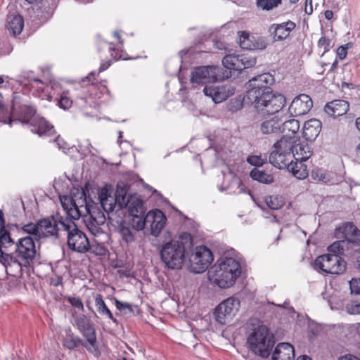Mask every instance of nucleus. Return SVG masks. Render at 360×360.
<instances>
[{
  "label": "nucleus",
  "instance_id": "nucleus-1",
  "mask_svg": "<svg viewBox=\"0 0 360 360\" xmlns=\"http://www.w3.org/2000/svg\"><path fill=\"white\" fill-rule=\"evenodd\" d=\"M346 238L334 242L328 248V254L319 256L313 262V268L318 272L330 274H342L346 270L347 263L341 255L348 257L350 249L360 244V231L353 224L345 227Z\"/></svg>",
  "mask_w": 360,
  "mask_h": 360
},
{
  "label": "nucleus",
  "instance_id": "nucleus-2",
  "mask_svg": "<svg viewBox=\"0 0 360 360\" xmlns=\"http://www.w3.org/2000/svg\"><path fill=\"white\" fill-rule=\"evenodd\" d=\"M274 82V77L270 73H264L247 83V98L258 113L264 115L279 113L286 103L283 95L273 94L271 85Z\"/></svg>",
  "mask_w": 360,
  "mask_h": 360
},
{
  "label": "nucleus",
  "instance_id": "nucleus-3",
  "mask_svg": "<svg viewBox=\"0 0 360 360\" xmlns=\"http://www.w3.org/2000/svg\"><path fill=\"white\" fill-rule=\"evenodd\" d=\"M274 82V77L270 73H264L247 83V98L258 113L264 115L279 113L286 103L283 95L273 94L271 85Z\"/></svg>",
  "mask_w": 360,
  "mask_h": 360
},
{
  "label": "nucleus",
  "instance_id": "nucleus-4",
  "mask_svg": "<svg viewBox=\"0 0 360 360\" xmlns=\"http://www.w3.org/2000/svg\"><path fill=\"white\" fill-rule=\"evenodd\" d=\"M207 274L212 283L222 289L229 288L241 274L240 263L232 257H221L209 269Z\"/></svg>",
  "mask_w": 360,
  "mask_h": 360
},
{
  "label": "nucleus",
  "instance_id": "nucleus-5",
  "mask_svg": "<svg viewBox=\"0 0 360 360\" xmlns=\"http://www.w3.org/2000/svg\"><path fill=\"white\" fill-rule=\"evenodd\" d=\"M249 324L252 326L247 338L249 348L256 355L269 357L275 344L274 335L257 319L250 320Z\"/></svg>",
  "mask_w": 360,
  "mask_h": 360
},
{
  "label": "nucleus",
  "instance_id": "nucleus-6",
  "mask_svg": "<svg viewBox=\"0 0 360 360\" xmlns=\"http://www.w3.org/2000/svg\"><path fill=\"white\" fill-rule=\"evenodd\" d=\"M78 199L74 198L69 199V204L62 202V205L65 210L66 215H68L74 220L79 219L83 214L92 216V220H96L97 224H103L105 221V217L103 212L87 204L84 191L82 190L81 192H78Z\"/></svg>",
  "mask_w": 360,
  "mask_h": 360
},
{
  "label": "nucleus",
  "instance_id": "nucleus-7",
  "mask_svg": "<svg viewBox=\"0 0 360 360\" xmlns=\"http://www.w3.org/2000/svg\"><path fill=\"white\" fill-rule=\"evenodd\" d=\"M186 248L180 239L165 243L160 250L162 262L169 269H180L184 264Z\"/></svg>",
  "mask_w": 360,
  "mask_h": 360
},
{
  "label": "nucleus",
  "instance_id": "nucleus-8",
  "mask_svg": "<svg viewBox=\"0 0 360 360\" xmlns=\"http://www.w3.org/2000/svg\"><path fill=\"white\" fill-rule=\"evenodd\" d=\"M61 227L67 232L68 248L78 253H86L90 250V243L86 233L78 228L74 219H65L61 222Z\"/></svg>",
  "mask_w": 360,
  "mask_h": 360
},
{
  "label": "nucleus",
  "instance_id": "nucleus-9",
  "mask_svg": "<svg viewBox=\"0 0 360 360\" xmlns=\"http://www.w3.org/2000/svg\"><path fill=\"white\" fill-rule=\"evenodd\" d=\"M14 255L20 266V270L30 267L37 255L34 238L30 236L19 238L15 243Z\"/></svg>",
  "mask_w": 360,
  "mask_h": 360
},
{
  "label": "nucleus",
  "instance_id": "nucleus-10",
  "mask_svg": "<svg viewBox=\"0 0 360 360\" xmlns=\"http://www.w3.org/2000/svg\"><path fill=\"white\" fill-rule=\"evenodd\" d=\"M222 69L217 65L199 66L191 72V82L193 86L198 84L215 82L224 79Z\"/></svg>",
  "mask_w": 360,
  "mask_h": 360
},
{
  "label": "nucleus",
  "instance_id": "nucleus-11",
  "mask_svg": "<svg viewBox=\"0 0 360 360\" xmlns=\"http://www.w3.org/2000/svg\"><path fill=\"white\" fill-rule=\"evenodd\" d=\"M240 306V301L236 297H230L220 304L214 310L215 321L221 324L226 325L229 323L236 315Z\"/></svg>",
  "mask_w": 360,
  "mask_h": 360
},
{
  "label": "nucleus",
  "instance_id": "nucleus-12",
  "mask_svg": "<svg viewBox=\"0 0 360 360\" xmlns=\"http://www.w3.org/2000/svg\"><path fill=\"white\" fill-rule=\"evenodd\" d=\"M213 259L212 252L209 248L203 245L198 246L190 257V269L193 273L201 274L207 269Z\"/></svg>",
  "mask_w": 360,
  "mask_h": 360
},
{
  "label": "nucleus",
  "instance_id": "nucleus-13",
  "mask_svg": "<svg viewBox=\"0 0 360 360\" xmlns=\"http://www.w3.org/2000/svg\"><path fill=\"white\" fill-rule=\"evenodd\" d=\"M10 117L6 120V124L10 126L13 122H19L21 124H31L34 121L35 109L30 105L25 104H17L14 103L11 110H9Z\"/></svg>",
  "mask_w": 360,
  "mask_h": 360
},
{
  "label": "nucleus",
  "instance_id": "nucleus-14",
  "mask_svg": "<svg viewBox=\"0 0 360 360\" xmlns=\"http://www.w3.org/2000/svg\"><path fill=\"white\" fill-rule=\"evenodd\" d=\"M65 219H70L68 215L63 217L58 214L52 216L51 218H44L38 220V226L39 228L40 239L44 237L56 236L58 232L63 230L61 222Z\"/></svg>",
  "mask_w": 360,
  "mask_h": 360
},
{
  "label": "nucleus",
  "instance_id": "nucleus-15",
  "mask_svg": "<svg viewBox=\"0 0 360 360\" xmlns=\"http://www.w3.org/2000/svg\"><path fill=\"white\" fill-rule=\"evenodd\" d=\"M238 43L240 48L247 50H264L267 46L264 37L255 36L246 31L238 32Z\"/></svg>",
  "mask_w": 360,
  "mask_h": 360
},
{
  "label": "nucleus",
  "instance_id": "nucleus-16",
  "mask_svg": "<svg viewBox=\"0 0 360 360\" xmlns=\"http://www.w3.org/2000/svg\"><path fill=\"white\" fill-rule=\"evenodd\" d=\"M295 28L296 23L289 20L281 23L271 24L268 29V32L274 42L283 41Z\"/></svg>",
  "mask_w": 360,
  "mask_h": 360
},
{
  "label": "nucleus",
  "instance_id": "nucleus-17",
  "mask_svg": "<svg viewBox=\"0 0 360 360\" xmlns=\"http://www.w3.org/2000/svg\"><path fill=\"white\" fill-rule=\"evenodd\" d=\"M311 98L307 94L296 96L288 108V112L292 117L306 115L312 108Z\"/></svg>",
  "mask_w": 360,
  "mask_h": 360
},
{
  "label": "nucleus",
  "instance_id": "nucleus-18",
  "mask_svg": "<svg viewBox=\"0 0 360 360\" xmlns=\"http://www.w3.org/2000/svg\"><path fill=\"white\" fill-rule=\"evenodd\" d=\"M245 59L243 56L229 54L223 58L222 64L226 69L240 71L255 63V60H245Z\"/></svg>",
  "mask_w": 360,
  "mask_h": 360
},
{
  "label": "nucleus",
  "instance_id": "nucleus-19",
  "mask_svg": "<svg viewBox=\"0 0 360 360\" xmlns=\"http://www.w3.org/2000/svg\"><path fill=\"white\" fill-rule=\"evenodd\" d=\"M349 104L345 100H335L328 103L324 108L325 112L330 116L337 117L347 113Z\"/></svg>",
  "mask_w": 360,
  "mask_h": 360
},
{
  "label": "nucleus",
  "instance_id": "nucleus-20",
  "mask_svg": "<svg viewBox=\"0 0 360 360\" xmlns=\"http://www.w3.org/2000/svg\"><path fill=\"white\" fill-rule=\"evenodd\" d=\"M148 222H150L152 234L158 236L165 225L166 217L164 213L159 210L150 211L148 213Z\"/></svg>",
  "mask_w": 360,
  "mask_h": 360
},
{
  "label": "nucleus",
  "instance_id": "nucleus-21",
  "mask_svg": "<svg viewBox=\"0 0 360 360\" xmlns=\"http://www.w3.org/2000/svg\"><path fill=\"white\" fill-rule=\"evenodd\" d=\"M294 347L289 343H279L274 349L271 360H294Z\"/></svg>",
  "mask_w": 360,
  "mask_h": 360
},
{
  "label": "nucleus",
  "instance_id": "nucleus-22",
  "mask_svg": "<svg viewBox=\"0 0 360 360\" xmlns=\"http://www.w3.org/2000/svg\"><path fill=\"white\" fill-rule=\"evenodd\" d=\"M321 130V122L316 119H311L304 123L303 136L308 141H314Z\"/></svg>",
  "mask_w": 360,
  "mask_h": 360
},
{
  "label": "nucleus",
  "instance_id": "nucleus-23",
  "mask_svg": "<svg viewBox=\"0 0 360 360\" xmlns=\"http://www.w3.org/2000/svg\"><path fill=\"white\" fill-rule=\"evenodd\" d=\"M65 333L62 340V345L65 348L69 350H74L82 345L84 347L86 350H89L84 340L76 335L70 328L65 330Z\"/></svg>",
  "mask_w": 360,
  "mask_h": 360
},
{
  "label": "nucleus",
  "instance_id": "nucleus-24",
  "mask_svg": "<svg viewBox=\"0 0 360 360\" xmlns=\"http://www.w3.org/2000/svg\"><path fill=\"white\" fill-rule=\"evenodd\" d=\"M292 153H278L277 150H271L269 155V162L280 169H285L292 160Z\"/></svg>",
  "mask_w": 360,
  "mask_h": 360
},
{
  "label": "nucleus",
  "instance_id": "nucleus-25",
  "mask_svg": "<svg viewBox=\"0 0 360 360\" xmlns=\"http://www.w3.org/2000/svg\"><path fill=\"white\" fill-rule=\"evenodd\" d=\"M281 122L282 117H279L278 115L265 120L260 124V131L266 135L281 132Z\"/></svg>",
  "mask_w": 360,
  "mask_h": 360
},
{
  "label": "nucleus",
  "instance_id": "nucleus-26",
  "mask_svg": "<svg viewBox=\"0 0 360 360\" xmlns=\"http://www.w3.org/2000/svg\"><path fill=\"white\" fill-rule=\"evenodd\" d=\"M80 333L86 340L84 342L86 344L87 347L89 349V350L87 351L93 354L98 353V347L96 344L97 340L96 330L94 325H90L88 328L81 330Z\"/></svg>",
  "mask_w": 360,
  "mask_h": 360
},
{
  "label": "nucleus",
  "instance_id": "nucleus-27",
  "mask_svg": "<svg viewBox=\"0 0 360 360\" xmlns=\"http://www.w3.org/2000/svg\"><path fill=\"white\" fill-rule=\"evenodd\" d=\"M30 126L32 127L31 131L37 133L39 135L47 134L51 135L53 131V127L49 124L44 118L37 115L34 121H32Z\"/></svg>",
  "mask_w": 360,
  "mask_h": 360
},
{
  "label": "nucleus",
  "instance_id": "nucleus-28",
  "mask_svg": "<svg viewBox=\"0 0 360 360\" xmlns=\"http://www.w3.org/2000/svg\"><path fill=\"white\" fill-rule=\"evenodd\" d=\"M123 207H127L130 215H143L146 214L143 201L136 196L129 195L127 198V204L123 205Z\"/></svg>",
  "mask_w": 360,
  "mask_h": 360
},
{
  "label": "nucleus",
  "instance_id": "nucleus-29",
  "mask_svg": "<svg viewBox=\"0 0 360 360\" xmlns=\"http://www.w3.org/2000/svg\"><path fill=\"white\" fill-rule=\"evenodd\" d=\"M292 157L295 160H307L312 155L311 147L306 143L293 144Z\"/></svg>",
  "mask_w": 360,
  "mask_h": 360
},
{
  "label": "nucleus",
  "instance_id": "nucleus-30",
  "mask_svg": "<svg viewBox=\"0 0 360 360\" xmlns=\"http://www.w3.org/2000/svg\"><path fill=\"white\" fill-rule=\"evenodd\" d=\"M6 26L13 35L20 34L24 27V19L19 14L9 15L7 18Z\"/></svg>",
  "mask_w": 360,
  "mask_h": 360
},
{
  "label": "nucleus",
  "instance_id": "nucleus-31",
  "mask_svg": "<svg viewBox=\"0 0 360 360\" xmlns=\"http://www.w3.org/2000/svg\"><path fill=\"white\" fill-rule=\"evenodd\" d=\"M306 160H296L293 162L290 161L287 169L294 176L299 179H304L308 176V171L306 165L304 163Z\"/></svg>",
  "mask_w": 360,
  "mask_h": 360
},
{
  "label": "nucleus",
  "instance_id": "nucleus-32",
  "mask_svg": "<svg viewBox=\"0 0 360 360\" xmlns=\"http://www.w3.org/2000/svg\"><path fill=\"white\" fill-rule=\"evenodd\" d=\"M300 122L295 119H290L288 120L283 121L281 122V132L285 134L283 137H287L288 139H292L293 136L299 131Z\"/></svg>",
  "mask_w": 360,
  "mask_h": 360
},
{
  "label": "nucleus",
  "instance_id": "nucleus-33",
  "mask_svg": "<svg viewBox=\"0 0 360 360\" xmlns=\"http://www.w3.org/2000/svg\"><path fill=\"white\" fill-rule=\"evenodd\" d=\"M234 94V89L229 85H221L215 86V91L213 101L215 103H219L226 100L229 96Z\"/></svg>",
  "mask_w": 360,
  "mask_h": 360
},
{
  "label": "nucleus",
  "instance_id": "nucleus-34",
  "mask_svg": "<svg viewBox=\"0 0 360 360\" xmlns=\"http://www.w3.org/2000/svg\"><path fill=\"white\" fill-rule=\"evenodd\" d=\"M295 140L281 137L273 146L272 150H277L278 153H292Z\"/></svg>",
  "mask_w": 360,
  "mask_h": 360
},
{
  "label": "nucleus",
  "instance_id": "nucleus-35",
  "mask_svg": "<svg viewBox=\"0 0 360 360\" xmlns=\"http://www.w3.org/2000/svg\"><path fill=\"white\" fill-rule=\"evenodd\" d=\"M95 305L96 307V310L98 314L101 316H105L109 319L112 320L114 323H117V321L115 318H114L112 312L108 309L107 305L105 304L102 295L101 294H97L95 297Z\"/></svg>",
  "mask_w": 360,
  "mask_h": 360
},
{
  "label": "nucleus",
  "instance_id": "nucleus-36",
  "mask_svg": "<svg viewBox=\"0 0 360 360\" xmlns=\"http://www.w3.org/2000/svg\"><path fill=\"white\" fill-rule=\"evenodd\" d=\"M119 232L122 238L127 243H131L135 240V232L131 229L130 225L122 222L119 226Z\"/></svg>",
  "mask_w": 360,
  "mask_h": 360
},
{
  "label": "nucleus",
  "instance_id": "nucleus-37",
  "mask_svg": "<svg viewBox=\"0 0 360 360\" xmlns=\"http://www.w3.org/2000/svg\"><path fill=\"white\" fill-rule=\"evenodd\" d=\"M250 176L253 180L263 184H270L274 181V178L271 174L257 168L253 169L250 172Z\"/></svg>",
  "mask_w": 360,
  "mask_h": 360
},
{
  "label": "nucleus",
  "instance_id": "nucleus-38",
  "mask_svg": "<svg viewBox=\"0 0 360 360\" xmlns=\"http://www.w3.org/2000/svg\"><path fill=\"white\" fill-rule=\"evenodd\" d=\"M131 219L129 225L135 231L143 230L145 228L146 223L148 221V214L146 215V214L143 215H131Z\"/></svg>",
  "mask_w": 360,
  "mask_h": 360
},
{
  "label": "nucleus",
  "instance_id": "nucleus-39",
  "mask_svg": "<svg viewBox=\"0 0 360 360\" xmlns=\"http://www.w3.org/2000/svg\"><path fill=\"white\" fill-rule=\"evenodd\" d=\"M265 202L271 210H279L285 205L284 198L279 195H274L266 197Z\"/></svg>",
  "mask_w": 360,
  "mask_h": 360
},
{
  "label": "nucleus",
  "instance_id": "nucleus-40",
  "mask_svg": "<svg viewBox=\"0 0 360 360\" xmlns=\"http://www.w3.org/2000/svg\"><path fill=\"white\" fill-rule=\"evenodd\" d=\"M311 176L314 180L325 184H333L335 182L330 176V174L323 172L320 169H314L311 171Z\"/></svg>",
  "mask_w": 360,
  "mask_h": 360
},
{
  "label": "nucleus",
  "instance_id": "nucleus-41",
  "mask_svg": "<svg viewBox=\"0 0 360 360\" xmlns=\"http://www.w3.org/2000/svg\"><path fill=\"white\" fill-rule=\"evenodd\" d=\"M127 188L125 186L117 184L115 198V202L121 208L123 207V205L127 204V198H129V196H127Z\"/></svg>",
  "mask_w": 360,
  "mask_h": 360
},
{
  "label": "nucleus",
  "instance_id": "nucleus-42",
  "mask_svg": "<svg viewBox=\"0 0 360 360\" xmlns=\"http://www.w3.org/2000/svg\"><path fill=\"white\" fill-rule=\"evenodd\" d=\"M16 259L17 258L14 254L13 255L4 252L2 255L0 256V263L6 270L9 266H12L13 265L20 269V266Z\"/></svg>",
  "mask_w": 360,
  "mask_h": 360
},
{
  "label": "nucleus",
  "instance_id": "nucleus-43",
  "mask_svg": "<svg viewBox=\"0 0 360 360\" xmlns=\"http://www.w3.org/2000/svg\"><path fill=\"white\" fill-rule=\"evenodd\" d=\"M22 230L30 235L34 238V240L39 241L40 240L39 228L38 226V221L35 224L28 223L22 226Z\"/></svg>",
  "mask_w": 360,
  "mask_h": 360
},
{
  "label": "nucleus",
  "instance_id": "nucleus-44",
  "mask_svg": "<svg viewBox=\"0 0 360 360\" xmlns=\"http://www.w3.org/2000/svg\"><path fill=\"white\" fill-rule=\"evenodd\" d=\"M282 0H256L257 8L262 11H269L278 7Z\"/></svg>",
  "mask_w": 360,
  "mask_h": 360
},
{
  "label": "nucleus",
  "instance_id": "nucleus-45",
  "mask_svg": "<svg viewBox=\"0 0 360 360\" xmlns=\"http://www.w3.org/2000/svg\"><path fill=\"white\" fill-rule=\"evenodd\" d=\"M0 244L4 248H8L15 244L9 231L5 227L0 229Z\"/></svg>",
  "mask_w": 360,
  "mask_h": 360
},
{
  "label": "nucleus",
  "instance_id": "nucleus-46",
  "mask_svg": "<svg viewBox=\"0 0 360 360\" xmlns=\"http://www.w3.org/2000/svg\"><path fill=\"white\" fill-rule=\"evenodd\" d=\"M82 217H83V221L86 228L89 230L90 232H91L92 234L96 235L101 231L100 226L101 224H97V223H96V220H92V216H86L83 214Z\"/></svg>",
  "mask_w": 360,
  "mask_h": 360
},
{
  "label": "nucleus",
  "instance_id": "nucleus-47",
  "mask_svg": "<svg viewBox=\"0 0 360 360\" xmlns=\"http://www.w3.org/2000/svg\"><path fill=\"white\" fill-rule=\"evenodd\" d=\"M93 324L87 316L85 315H80L75 319V325L77 328L80 332L82 330H84L86 328H88L90 325Z\"/></svg>",
  "mask_w": 360,
  "mask_h": 360
},
{
  "label": "nucleus",
  "instance_id": "nucleus-48",
  "mask_svg": "<svg viewBox=\"0 0 360 360\" xmlns=\"http://www.w3.org/2000/svg\"><path fill=\"white\" fill-rule=\"evenodd\" d=\"M116 204H117V202H115V198L110 196L108 198V200H105L100 203V205L105 212L109 213L114 210Z\"/></svg>",
  "mask_w": 360,
  "mask_h": 360
},
{
  "label": "nucleus",
  "instance_id": "nucleus-49",
  "mask_svg": "<svg viewBox=\"0 0 360 360\" xmlns=\"http://www.w3.org/2000/svg\"><path fill=\"white\" fill-rule=\"evenodd\" d=\"M346 311L349 314H360V302L351 301L345 306Z\"/></svg>",
  "mask_w": 360,
  "mask_h": 360
},
{
  "label": "nucleus",
  "instance_id": "nucleus-50",
  "mask_svg": "<svg viewBox=\"0 0 360 360\" xmlns=\"http://www.w3.org/2000/svg\"><path fill=\"white\" fill-rule=\"evenodd\" d=\"M10 116L8 109L3 104V96L0 93V122L6 124Z\"/></svg>",
  "mask_w": 360,
  "mask_h": 360
},
{
  "label": "nucleus",
  "instance_id": "nucleus-51",
  "mask_svg": "<svg viewBox=\"0 0 360 360\" xmlns=\"http://www.w3.org/2000/svg\"><path fill=\"white\" fill-rule=\"evenodd\" d=\"M115 304L116 308L121 312L126 313L127 311L131 313L133 311L131 305L128 302H124L114 298Z\"/></svg>",
  "mask_w": 360,
  "mask_h": 360
},
{
  "label": "nucleus",
  "instance_id": "nucleus-52",
  "mask_svg": "<svg viewBox=\"0 0 360 360\" xmlns=\"http://www.w3.org/2000/svg\"><path fill=\"white\" fill-rule=\"evenodd\" d=\"M99 203L105 200H108V198L112 195V190L107 186H104L98 190V192Z\"/></svg>",
  "mask_w": 360,
  "mask_h": 360
},
{
  "label": "nucleus",
  "instance_id": "nucleus-53",
  "mask_svg": "<svg viewBox=\"0 0 360 360\" xmlns=\"http://www.w3.org/2000/svg\"><path fill=\"white\" fill-rule=\"evenodd\" d=\"M58 105L60 108L68 110L72 106V101L63 93L60 96Z\"/></svg>",
  "mask_w": 360,
  "mask_h": 360
},
{
  "label": "nucleus",
  "instance_id": "nucleus-54",
  "mask_svg": "<svg viewBox=\"0 0 360 360\" xmlns=\"http://www.w3.org/2000/svg\"><path fill=\"white\" fill-rule=\"evenodd\" d=\"M330 42L331 41L329 38L323 36L318 41V46L320 48L323 47L324 50L323 53H326L330 50Z\"/></svg>",
  "mask_w": 360,
  "mask_h": 360
},
{
  "label": "nucleus",
  "instance_id": "nucleus-55",
  "mask_svg": "<svg viewBox=\"0 0 360 360\" xmlns=\"http://www.w3.org/2000/svg\"><path fill=\"white\" fill-rule=\"evenodd\" d=\"M349 287L352 293L360 294V278H352L349 281Z\"/></svg>",
  "mask_w": 360,
  "mask_h": 360
},
{
  "label": "nucleus",
  "instance_id": "nucleus-56",
  "mask_svg": "<svg viewBox=\"0 0 360 360\" xmlns=\"http://www.w3.org/2000/svg\"><path fill=\"white\" fill-rule=\"evenodd\" d=\"M68 301L74 307L81 310L84 309V305L80 298L75 297H68Z\"/></svg>",
  "mask_w": 360,
  "mask_h": 360
},
{
  "label": "nucleus",
  "instance_id": "nucleus-57",
  "mask_svg": "<svg viewBox=\"0 0 360 360\" xmlns=\"http://www.w3.org/2000/svg\"><path fill=\"white\" fill-rule=\"evenodd\" d=\"M247 161L252 165L262 166L264 162L260 156L250 155L248 158Z\"/></svg>",
  "mask_w": 360,
  "mask_h": 360
},
{
  "label": "nucleus",
  "instance_id": "nucleus-58",
  "mask_svg": "<svg viewBox=\"0 0 360 360\" xmlns=\"http://www.w3.org/2000/svg\"><path fill=\"white\" fill-rule=\"evenodd\" d=\"M55 141L57 143L58 148L60 150H63L65 153H66L65 150L70 148L68 143L66 141H65L63 139H61L60 136H58L56 139Z\"/></svg>",
  "mask_w": 360,
  "mask_h": 360
},
{
  "label": "nucleus",
  "instance_id": "nucleus-59",
  "mask_svg": "<svg viewBox=\"0 0 360 360\" xmlns=\"http://www.w3.org/2000/svg\"><path fill=\"white\" fill-rule=\"evenodd\" d=\"M214 91L215 86H205L202 90L204 94L207 97L212 98V100L214 98Z\"/></svg>",
  "mask_w": 360,
  "mask_h": 360
},
{
  "label": "nucleus",
  "instance_id": "nucleus-60",
  "mask_svg": "<svg viewBox=\"0 0 360 360\" xmlns=\"http://www.w3.org/2000/svg\"><path fill=\"white\" fill-rule=\"evenodd\" d=\"M337 55L340 58V60H343L346 58L347 51V49L342 46H340L337 49Z\"/></svg>",
  "mask_w": 360,
  "mask_h": 360
},
{
  "label": "nucleus",
  "instance_id": "nucleus-61",
  "mask_svg": "<svg viewBox=\"0 0 360 360\" xmlns=\"http://www.w3.org/2000/svg\"><path fill=\"white\" fill-rule=\"evenodd\" d=\"M304 11L307 15H311L312 13V0H305Z\"/></svg>",
  "mask_w": 360,
  "mask_h": 360
},
{
  "label": "nucleus",
  "instance_id": "nucleus-62",
  "mask_svg": "<svg viewBox=\"0 0 360 360\" xmlns=\"http://www.w3.org/2000/svg\"><path fill=\"white\" fill-rule=\"evenodd\" d=\"M238 189L239 190L238 193H250V191L248 190L246 186L243 184L240 180L238 181Z\"/></svg>",
  "mask_w": 360,
  "mask_h": 360
},
{
  "label": "nucleus",
  "instance_id": "nucleus-63",
  "mask_svg": "<svg viewBox=\"0 0 360 360\" xmlns=\"http://www.w3.org/2000/svg\"><path fill=\"white\" fill-rule=\"evenodd\" d=\"M76 102L80 107L85 108L88 104V99L84 97H78L76 99Z\"/></svg>",
  "mask_w": 360,
  "mask_h": 360
},
{
  "label": "nucleus",
  "instance_id": "nucleus-64",
  "mask_svg": "<svg viewBox=\"0 0 360 360\" xmlns=\"http://www.w3.org/2000/svg\"><path fill=\"white\" fill-rule=\"evenodd\" d=\"M338 360H357V359H356V356L349 354H346L343 356L340 357Z\"/></svg>",
  "mask_w": 360,
  "mask_h": 360
}]
</instances>
